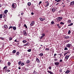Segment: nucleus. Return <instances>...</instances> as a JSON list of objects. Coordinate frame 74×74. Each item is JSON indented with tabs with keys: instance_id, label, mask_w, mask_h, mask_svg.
I'll return each instance as SVG.
<instances>
[{
	"instance_id": "obj_1",
	"label": "nucleus",
	"mask_w": 74,
	"mask_h": 74,
	"mask_svg": "<svg viewBox=\"0 0 74 74\" xmlns=\"http://www.w3.org/2000/svg\"><path fill=\"white\" fill-rule=\"evenodd\" d=\"M62 18V17H59L57 18V20L58 22H59V21H61Z\"/></svg>"
},
{
	"instance_id": "obj_2",
	"label": "nucleus",
	"mask_w": 74,
	"mask_h": 74,
	"mask_svg": "<svg viewBox=\"0 0 74 74\" xmlns=\"http://www.w3.org/2000/svg\"><path fill=\"white\" fill-rule=\"evenodd\" d=\"M71 45V44H68L66 45V47H67L68 48H70Z\"/></svg>"
},
{
	"instance_id": "obj_3",
	"label": "nucleus",
	"mask_w": 74,
	"mask_h": 74,
	"mask_svg": "<svg viewBox=\"0 0 74 74\" xmlns=\"http://www.w3.org/2000/svg\"><path fill=\"white\" fill-rule=\"evenodd\" d=\"M30 25L31 26H32L34 25V21H32L31 22V23H30Z\"/></svg>"
},
{
	"instance_id": "obj_4",
	"label": "nucleus",
	"mask_w": 74,
	"mask_h": 74,
	"mask_svg": "<svg viewBox=\"0 0 74 74\" xmlns=\"http://www.w3.org/2000/svg\"><path fill=\"white\" fill-rule=\"evenodd\" d=\"M39 19L41 21H43L45 20V18H42L41 17Z\"/></svg>"
},
{
	"instance_id": "obj_5",
	"label": "nucleus",
	"mask_w": 74,
	"mask_h": 74,
	"mask_svg": "<svg viewBox=\"0 0 74 74\" xmlns=\"http://www.w3.org/2000/svg\"><path fill=\"white\" fill-rule=\"evenodd\" d=\"M54 64L55 65V66H58V65L59 64V62H55L54 63Z\"/></svg>"
},
{
	"instance_id": "obj_6",
	"label": "nucleus",
	"mask_w": 74,
	"mask_h": 74,
	"mask_svg": "<svg viewBox=\"0 0 74 74\" xmlns=\"http://www.w3.org/2000/svg\"><path fill=\"white\" fill-rule=\"evenodd\" d=\"M36 60L38 63H39V62H40V60L38 58H37L36 59Z\"/></svg>"
},
{
	"instance_id": "obj_7",
	"label": "nucleus",
	"mask_w": 74,
	"mask_h": 74,
	"mask_svg": "<svg viewBox=\"0 0 74 74\" xmlns=\"http://www.w3.org/2000/svg\"><path fill=\"white\" fill-rule=\"evenodd\" d=\"M74 5V1H72L71 2V4H70L71 5Z\"/></svg>"
},
{
	"instance_id": "obj_8",
	"label": "nucleus",
	"mask_w": 74,
	"mask_h": 74,
	"mask_svg": "<svg viewBox=\"0 0 74 74\" xmlns=\"http://www.w3.org/2000/svg\"><path fill=\"white\" fill-rule=\"evenodd\" d=\"M65 38H66V39H69V38H70V37H69V36H66Z\"/></svg>"
},
{
	"instance_id": "obj_9",
	"label": "nucleus",
	"mask_w": 74,
	"mask_h": 74,
	"mask_svg": "<svg viewBox=\"0 0 74 74\" xmlns=\"http://www.w3.org/2000/svg\"><path fill=\"white\" fill-rule=\"evenodd\" d=\"M70 73V71L69 70H67L66 72V74H68V73Z\"/></svg>"
},
{
	"instance_id": "obj_10",
	"label": "nucleus",
	"mask_w": 74,
	"mask_h": 74,
	"mask_svg": "<svg viewBox=\"0 0 74 74\" xmlns=\"http://www.w3.org/2000/svg\"><path fill=\"white\" fill-rule=\"evenodd\" d=\"M4 27H5V29H7L8 28V26H7V25H4Z\"/></svg>"
},
{
	"instance_id": "obj_11",
	"label": "nucleus",
	"mask_w": 74,
	"mask_h": 74,
	"mask_svg": "<svg viewBox=\"0 0 74 74\" xmlns=\"http://www.w3.org/2000/svg\"><path fill=\"white\" fill-rule=\"evenodd\" d=\"M23 33L25 36H27V34L26 33V32L25 31L23 32Z\"/></svg>"
},
{
	"instance_id": "obj_12",
	"label": "nucleus",
	"mask_w": 74,
	"mask_h": 74,
	"mask_svg": "<svg viewBox=\"0 0 74 74\" xmlns=\"http://www.w3.org/2000/svg\"><path fill=\"white\" fill-rule=\"evenodd\" d=\"M39 56H43V53H40L39 54Z\"/></svg>"
},
{
	"instance_id": "obj_13",
	"label": "nucleus",
	"mask_w": 74,
	"mask_h": 74,
	"mask_svg": "<svg viewBox=\"0 0 74 74\" xmlns=\"http://www.w3.org/2000/svg\"><path fill=\"white\" fill-rule=\"evenodd\" d=\"M13 29L14 30H16V27H13Z\"/></svg>"
},
{
	"instance_id": "obj_14",
	"label": "nucleus",
	"mask_w": 74,
	"mask_h": 74,
	"mask_svg": "<svg viewBox=\"0 0 74 74\" xmlns=\"http://www.w3.org/2000/svg\"><path fill=\"white\" fill-rule=\"evenodd\" d=\"M4 12L5 13V14H7V12H8V10H5Z\"/></svg>"
},
{
	"instance_id": "obj_15",
	"label": "nucleus",
	"mask_w": 74,
	"mask_h": 74,
	"mask_svg": "<svg viewBox=\"0 0 74 74\" xmlns=\"http://www.w3.org/2000/svg\"><path fill=\"white\" fill-rule=\"evenodd\" d=\"M26 44V46H29L30 45V43H27Z\"/></svg>"
},
{
	"instance_id": "obj_16",
	"label": "nucleus",
	"mask_w": 74,
	"mask_h": 74,
	"mask_svg": "<svg viewBox=\"0 0 74 74\" xmlns=\"http://www.w3.org/2000/svg\"><path fill=\"white\" fill-rule=\"evenodd\" d=\"M27 5L29 6H30L31 5V3L30 2H28L27 3Z\"/></svg>"
},
{
	"instance_id": "obj_17",
	"label": "nucleus",
	"mask_w": 74,
	"mask_h": 74,
	"mask_svg": "<svg viewBox=\"0 0 74 74\" xmlns=\"http://www.w3.org/2000/svg\"><path fill=\"white\" fill-rule=\"evenodd\" d=\"M12 53H16V50H14L12 52Z\"/></svg>"
},
{
	"instance_id": "obj_18",
	"label": "nucleus",
	"mask_w": 74,
	"mask_h": 74,
	"mask_svg": "<svg viewBox=\"0 0 74 74\" xmlns=\"http://www.w3.org/2000/svg\"><path fill=\"white\" fill-rule=\"evenodd\" d=\"M69 56H67L65 57V58L66 59H68L69 58Z\"/></svg>"
},
{
	"instance_id": "obj_19",
	"label": "nucleus",
	"mask_w": 74,
	"mask_h": 74,
	"mask_svg": "<svg viewBox=\"0 0 74 74\" xmlns=\"http://www.w3.org/2000/svg\"><path fill=\"white\" fill-rule=\"evenodd\" d=\"M26 63H27V64H29V63H30V61L29 60H27L26 61Z\"/></svg>"
},
{
	"instance_id": "obj_20",
	"label": "nucleus",
	"mask_w": 74,
	"mask_h": 74,
	"mask_svg": "<svg viewBox=\"0 0 74 74\" xmlns=\"http://www.w3.org/2000/svg\"><path fill=\"white\" fill-rule=\"evenodd\" d=\"M49 3H47V4L45 5L46 7H48V6L49 5Z\"/></svg>"
},
{
	"instance_id": "obj_21",
	"label": "nucleus",
	"mask_w": 74,
	"mask_h": 74,
	"mask_svg": "<svg viewBox=\"0 0 74 74\" xmlns=\"http://www.w3.org/2000/svg\"><path fill=\"white\" fill-rule=\"evenodd\" d=\"M12 8H15V5L14 4H12Z\"/></svg>"
},
{
	"instance_id": "obj_22",
	"label": "nucleus",
	"mask_w": 74,
	"mask_h": 74,
	"mask_svg": "<svg viewBox=\"0 0 74 74\" xmlns=\"http://www.w3.org/2000/svg\"><path fill=\"white\" fill-rule=\"evenodd\" d=\"M8 66H10L11 65V63L10 62H8Z\"/></svg>"
},
{
	"instance_id": "obj_23",
	"label": "nucleus",
	"mask_w": 74,
	"mask_h": 74,
	"mask_svg": "<svg viewBox=\"0 0 74 74\" xmlns=\"http://www.w3.org/2000/svg\"><path fill=\"white\" fill-rule=\"evenodd\" d=\"M25 65V63H24V62H22L21 63V65L23 66H24Z\"/></svg>"
},
{
	"instance_id": "obj_24",
	"label": "nucleus",
	"mask_w": 74,
	"mask_h": 74,
	"mask_svg": "<svg viewBox=\"0 0 74 74\" xmlns=\"http://www.w3.org/2000/svg\"><path fill=\"white\" fill-rule=\"evenodd\" d=\"M51 23L52 24V25H53L54 24V23H55L54 22V21H51Z\"/></svg>"
},
{
	"instance_id": "obj_25",
	"label": "nucleus",
	"mask_w": 74,
	"mask_h": 74,
	"mask_svg": "<svg viewBox=\"0 0 74 74\" xmlns=\"http://www.w3.org/2000/svg\"><path fill=\"white\" fill-rule=\"evenodd\" d=\"M22 42L23 43H25V42H26V40H23Z\"/></svg>"
},
{
	"instance_id": "obj_26",
	"label": "nucleus",
	"mask_w": 74,
	"mask_h": 74,
	"mask_svg": "<svg viewBox=\"0 0 74 74\" xmlns=\"http://www.w3.org/2000/svg\"><path fill=\"white\" fill-rule=\"evenodd\" d=\"M52 11L53 12H54V11H55V9L54 8L52 9Z\"/></svg>"
},
{
	"instance_id": "obj_27",
	"label": "nucleus",
	"mask_w": 74,
	"mask_h": 74,
	"mask_svg": "<svg viewBox=\"0 0 74 74\" xmlns=\"http://www.w3.org/2000/svg\"><path fill=\"white\" fill-rule=\"evenodd\" d=\"M10 41H11V40H12V37H10L9 38Z\"/></svg>"
},
{
	"instance_id": "obj_28",
	"label": "nucleus",
	"mask_w": 74,
	"mask_h": 74,
	"mask_svg": "<svg viewBox=\"0 0 74 74\" xmlns=\"http://www.w3.org/2000/svg\"><path fill=\"white\" fill-rule=\"evenodd\" d=\"M60 24H61V25H64V23H63L62 22H61L60 23Z\"/></svg>"
},
{
	"instance_id": "obj_29",
	"label": "nucleus",
	"mask_w": 74,
	"mask_h": 74,
	"mask_svg": "<svg viewBox=\"0 0 74 74\" xmlns=\"http://www.w3.org/2000/svg\"><path fill=\"white\" fill-rule=\"evenodd\" d=\"M31 51H32V49H29L28 50H27L28 52H31Z\"/></svg>"
},
{
	"instance_id": "obj_30",
	"label": "nucleus",
	"mask_w": 74,
	"mask_h": 74,
	"mask_svg": "<svg viewBox=\"0 0 74 74\" xmlns=\"http://www.w3.org/2000/svg\"><path fill=\"white\" fill-rule=\"evenodd\" d=\"M71 33V31H70V30H69L68 32V34H70Z\"/></svg>"
},
{
	"instance_id": "obj_31",
	"label": "nucleus",
	"mask_w": 74,
	"mask_h": 74,
	"mask_svg": "<svg viewBox=\"0 0 74 74\" xmlns=\"http://www.w3.org/2000/svg\"><path fill=\"white\" fill-rule=\"evenodd\" d=\"M21 64V61H20L19 62H18V64L19 65H20V64Z\"/></svg>"
},
{
	"instance_id": "obj_32",
	"label": "nucleus",
	"mask_w": 74,
	"mask_h": 74,
	"mask_svg": "<svg viewBox=\"0 0 74 74\" xmlns=\"http://www.w3.org/2000/svg\"><path fill=\"white\" fill-rule=\"evenodd\" d=\"M0 39L2 40H4V38L0 37Z\"/></svg>"
},
{
	"instance_id": "obj_33",
	"label": "nucleus",
	"mask_w": 74,
	"mask_h": 74,
	"mask_svg": "<svg viewBox=\"0 0 74 74\" xmlns=\"http://www.w3.org/2000/svg\"><path fill=\"white\" fill-rule=\"evenodd\" d=\"M64 50H68V49H67V48L65 47L64 48Z\"/></svg>"
},
{
	"instance_id": "obj_34",
	"label": "nucleus",
	"mask_w": 74,
	"mask_h": 74,
	"mask_svg": "<svg viewBox=\"0 0 74 74\" xmlns=\"http://www.w3.org/2000/svg\"><path fill=\"white\" fill-rule=\"evenodd\" d=\"M24 27H25V28H27V26H26V24H25L24 25Z\"/></svg>"
},
{
	"instance_id": "obj_35",
	"label": "nucleus",
	"mask_w": 74,
	"mask_h": 74,
	"mask_svg": "<svg viewBox=\"0 0 74 74\" xmlns=\"http://www.w3.org/2000/svg\"><path fill=\"white\" fill-rule=\"evenodd\" d=\"M19 54V52H17L16 53V55H18Z\"/></svg>"
},
{
	"instance_id": "obj_36",
	"label": "nucleus",
	"mask_w": 74,
	"mask_h": 74,
	"mask_svg": "<svg viewBox=\"0 0 74 74\" xmlns=\"http://www.w3.org/2000/svg\"><path fill=\"white\" fill-rule=\"evenodd\" d=\"M5 68H7V66H5L4 67V68H3V69L4 70V69H5Z\"/></svg>"
},
{
	"instance_id": "obj_37",
	"label": "nucleus",
	"mask_w": 74,
	"mask_h": 74,
	"mask_svg": "<svg viewBox=\"0 0 74 74\" xmlns=\"http://www.w3.org/2000/svg\"><path fill=\"white\" fill-rule=\"evenodd\" d=\"M0 18H2V14L0 15Z\"/></svg>"
},
{
	"instance_id": "obj_38",
	"label": "nucleus",
	"mask_w": 74,
	"mask_h": 74,
	"mask_svg": "<svg viewBox=\"0 0 74 74\" xmlns=\"http://www.w3.org/2000/svg\"><path fill=\"white\" fill-rule=\"evenodd\" d=\"M61 0H58V1H57V3H58V2H60Z\"/></svg>"
},
{
	"instance_id": "obj_39",
	"label": "nucleus",
	"mask_w": 74,
	"mask_h": 74,
	"mask_svg": "<svg viewBox=\"0 0 74 74\" xmlns=\"http://www.w3.org/2000/svg\"><path fill=\"white\" fill-rule=\"evenodd\" d=\"M71 22V20H68V22H69V23H70V22Z\"/></svg>"
},
{
	"instance_id": "obj_40",
	"label": "nucleus",
	"mask_w": 74,
	"mask_h": 74,
	"mask_svg": "<svg viewBox=\"0 0 74 74\" xmlns=\"http://www.w3.org/2000/svg\"><path fill=\"white\" fill-rule=\"evenodd\" d=\"M67 53H64V56H65L66 55V54H67Z\"/></svg>"
},
{
	"instance_id": "obj_41",
	"label": "nucleus",
	"mask_w": 74,
	"mask_h": 74,
	"mask_svg": "<svg viewBox=\"0 0 74 74\" xmlns=\"http://www.w3.org/2000/svg\"><path fill=\"white\" fill-rule=\"evenodd\" d=\"M47 72H48V73H50V74H51L52 72H51V71H47Z\"/></svg>"
},
{
	"instance_id": "obj_42",
	"label": "nucleus",
	"mask_w": 74,
	"mask_h": 74,
	"mask_svg": "<svg viewBox=\"0 0 74 74\" xmlns=\"http://www.w3.org/2000/svg\"><path fill=\"white\" fill-rule=\"evenodd\" d=\"M47 72H48V73H50V74H51L52 72H51V71H47Z\"/></svg>"
},
{
	"instance_id": "obj_43",
	"label": "nucleus",
	"mask_w": 74,
	"mask_h": 74,
	"mask_svg": "<svg viewBox=\"0 0 74 74\" xmlns=\"http://www.w3.org/2000/svg\"><path fill=\"white\" fill-rule=\"evenodd\" d=\"M59 71V72H60V73H62V69H60Z\"/></svg>"
},
{
	"instance_id": "obj_44",
	"label": "nucleus",
	"mask_w": 74,
	"mask_h": 74,
	"mask_svg": "<svg viewBox=\"0 0 74 74\" xmlns=\"http://www.w3.org/2000/svg\"><path fill=\"white\" fill-rule=\"evenodd\" d=\"M42 36H43V37H44V36H45V34H42Z\"/></svg>"
},
{
	"instance_id": "obj_45",
	"label": "nucleus",
	"mask_w": 74,
	"mask_h": 74,
	"mask_svg": "<svg viewBox=\"0 0 74 74\" xmlns=\"http://www.w3.org/2000/svg\"><path fill=\"white\" fill-rule=\"evenodd\" d=\"M3 18H5V15H3Z\"/></svg>"
},
{
	"instance_id": "obj_46",
	"label": "nucleus",
	"mask_w": 74,
	"mask_h": 74,
	"mask_svg": "<svg viewBox=\"0 0 74 74\" xmlns=\"http://www.w3.org/2000/svg\"><path fill=\"white\" fill-rule=\"evenodd\" d=\"M45 49L46 50V51H49V49L46 48Z\"/></svg>"
},
{
	"instance_id": "obj_47",
	"label": "nucleus",
	"mask_w": 74,
	"mask_h": 74,
	"mask_svg": "<svg viewBox=\"0 0 74 74\" xmlns=\"http://www.w3.org/2000/svg\"><path fill=\"white\" fill-rule=\"evenodd\" d=\"M12 26H10L9 27V29H10L12 28Z\"/></svg>"
},
{
	"instance_id": "obj_48",
	"label": "nucleus",
	"mask_w": 74,
	"mask_h": 74,
	"mask_svg": "<svg viewBox=\"0 0 74 74\" xmlns=\"http://www.w3.org/2000/svg\"><path fill=\"white\" fill-rule=\"evenodd\" d=\"M49 70H50L51 69V67L49 66Z\"/></svg>"
},
{
	"instance_id": "obj_49",
	"label": "nucleus",
	"mask_w": 74,
	"mask_h": 74,
	"mask_svg": "<svg viewBox=\"0 0 74 74\" xmlns=\"http://www.w3.org/2000/svg\"><path fill=\"white\" fill-rule=\"evenodd\" d=\"M55 61H57L58 60V59H54Z\"/></svg>"
},
{
	"instance_id": "obj_50",
	"label": "nucleus",
	"mask_w": 74,
	"mask_h": 74,
	"mask_svg": "<svg viewBox=\"0 0 74 74\" xmlns=\"http://www.w3.org/2000/svg\"><path fill=\"white\" fill-rule=\"evenodd\" d=\"M73 25V23H71L70 24V26H72Z\"/></svg>"
},
{
	"instance_id": "obj_51",
	"label": "nucleus",
	"mask_w": 74,
	"mask_h": 74,
	"mask_svg": "<svg viewBox=\"0 0 74 74\" xmlns=\"http://www.w3.org/2000/svg\"><path fill=\"white\" fill-rule=\"evenodd\" d=\"M63 61V60H60V62H62Z\"/></svg>"
},
{
	"instance_id": "obj_52",
	"label": "nucleus",
	"mask_w": 74,
	"mask_h": 74,
	"mask_svg": "<svg viewBox=\"0 0 74 74\" xmlns=\"http://www.w3.org/2000/svg\"><path fill=\"white\" fill-rule=\"evenodd\" d=\"M7 71L8 72H10V70H9L8 69L7 70Z\"/></svg>"
},
{
	"instance_id": "obj_53",
	"label": "nucleus",
	"mask_w": 74,
	"mask_h": 74,
	"mask_svg": "<svg viewBox=\"0 0 74 74\" xmlns=\"http://www.w3.org/2000/svg\"><path fill=\"white\" fill-rule=\"evenodd\" d=\"M31 14H32V15H34V13L32 12L31 13Z\"/></svg>"
},
{
	"instance_id": "obj_54",
	"label": "nucleus",
	"mask_w": 74,
	"mask_h": 74,
	"mask_svg": "<svg viewBox=\"0 0 74 74\" xmlns=\"http://www.w3.org/2000/svg\"><path fill=\"white\" fill-rule=\"evenodd\" d=\"M15 42H18V41H16V39L15 40H14Z\"/></svg>"
},
{
	"instance_id": "obj_55",
	"label": "nucleus",
	"mask_w": 74,
	"mask_h": 74,
	"mask_svg": "<svg viewBox=\"0 0 74 74\" xmlns=\"http://www.w3.org/2000/svg\"><path fill=\"white\" fill-rule=\"evenodd\" d=\"M42 3V1H40V2H39V4H41Z\"/></svg>"
},
{
	"instance_id": "obj_56",
	"label": "nucleus",
	"mask_w": 74,
	"mask_h": 74,
	"mask_svg": "<svg viewBox=\"0 0 74 74\" xmlns=\"http://www.w3.org/2000/svg\"><path fill=\"white\" fill-rule=\"evenodd\" d=\"M43 36H41V37H40V39H41V38H42L43 37Z\"/></svg>"
},
{
	"instance_id": "obj_57",
	"label": "nucleus",
	"mask_w": 74,
	"mask_h": 74,
	"mask_svg": "<svg viewBox=\"0 0 74 74\" xmlns=\"http://www.w3.org/2000/svg\"><path fill=\"white\" fill-rule=\"evenodd\" d=\"M40 46L42 47V48L43 46L42 45H40Z\"/></svg>"
},
{
	"instance_id": "obj_58",
	"label": "nucleus",
	"mask_w": 74,
	"mask_h": 74,
	"mask_svg": "<svg viewBox=\"0 0 74 74\" xmlns=\"http://www.w3.org/2000/svg\"><path fill=\"white\" fill-rule=\"evenodd\" d=\"M58 28H60L61 27H60V26H58Z\"/></svg>"
},
{
	"instance_id": "obj_59",
	"label": "nucleus",
	"mask_w": 74,
	"mask_h": 74,
	"mask_svg": "<svg viewBox=\"0 0 74 74\" xmlns=\"http://www.w3.org/2000/svg\"><path fill=\"white\" fill-rule=\"evenodd\" d=\"M41 48H41V47H40V48H39L40 50H41Z\"/></svg>"
},
{
	"instance_id": "obj_60",
	"label": "nucleus",
	"mask_w": 74,
	"mask_h": 74,
	"mask_svg": "<svg viewBox=\"0 0 74 74\" xmlns=\"http://www.w3.org/2000/svg\"><path fill=\"white\" fill-rule=\"evenodd\" d=\"M56 54H54V56H56Z\"/></svg>"
},
{
	"instance_id": "obj_61",
	"label": "nucleus",
	"mask_w": 74,
	"mask_h": 74,
	"mask_svg": "<svg viewBox=\"0 0 74 74\" xmlns=\"http://www.w3.org/2000/svg\"><path fill=\"white\" fill-rule=\"evenodd\" d=\"M57 26H58V27L59 26V24H57Z\"/></svg>"
},
{
	"instance_id": "obj_62",
	"label": "nucleus",
	"mask_w": 74,
	"mask_h": 74,
	"mask_svg": "<svg viewBox=\"0 0 74 74\" xmlns=\"http://www.w3.org/2000/svg\"><path fill=\"white\" fill-rule=\"evenodd\" d=\"M46 3L47 4H48V3H49L48 2V1L46 2Z\"/></svg>"
},
{
	"instance_id": "obj_63",
	"label": "nucleus",
	"mask_w": 74,
	"mask_h": 74,
	"mask_svg": "<svg viewBox=\"0 0 74 74\" xmlns=\"http://www.w3.org/2000/svg\"><path fill=\"white\" fill-rule=\"evenodd\" d=\"M51 74H53V73L52 72H51V73H50Z\"/></svg>"
},
{
	"instance_id": "obj_64",
	"label": "nucleus",
	"mask_w": 74,
	"mask_h": 74,
	"mask_svg": "<svg viewBox=\"0 0 74 74\" xmlns=\"http://www.w3.org/2000/svg\"><path fill=\"white\" fill-rule=\"evenodd\" d=\"M21 68H20V67H18V69L20 70V69H21Z\"/></svg>"
}]
</instances>
